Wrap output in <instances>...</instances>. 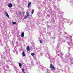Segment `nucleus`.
<instances>
[{"label": "nucleus", "instance_id": "obj_1", "mask_svg": "<svg viewBox=\"0 0 73 73\" xmlns=\"http://www.w3.org/2000/svg\"><path fill=\"white\" fill-rule=\"evenodd\" d=\"M50 68L53 70H55V67H54V66L52 64H50Z\"/></svg>", "mask_w": 73, "mask_h": 73}, {"label": "nucleus", "instance_id": "obj_2", "mask_svg": "<svg viewBox=\"0 0 73 73\" xmlns=\"http://www.w3.org/2000/svg\"><path fill=\"white\" fill-rule=\"evenodd\" d=\"M5 14L6 15V16H7V17H8V18H9V16L8 14V13H7V11L6 12Z\"/></svg>", "mask_w": 73, "mask_h": 73}, {"label": "nucleus", "instance_id": "obj_3", "mask_svg": "<svg viewBox=\"0 0 73 73\" xmlns=\"http://www.w3.org/2000/svg\"><path fill=\"white\" fill-rule=\"evenodd\" d=\"M12 4L11 3H9L8 5V7L9 8H12Z\"/></svg>", "mask_w": 73, "mask_h": 73}, {"label": "nucleus", "instance_id": "obj_4", "mask_svg": "<svg viewBox=\"0 0 73 73\" xmlns=\"http://www.w3.org/2000/svg\"><path fill=\"white\" fill-rule=\"evenodd\" d=\"M26 49L27 51H28V52L29 51V50H30V48H29V46H28L27 47Z\"/></svg>", "mask_w": 73, "mask_h": 73}, {"label": "nucleus", "instance_id": "obj_5", "mask_svg": "<svg viewBox=\"0 0 73 73\" xmlns=\"http://www.w3.org/2000/svg\"><path fill=\"white\" fill-rule=\"evenodd\" d=\"M29 17V15L27 14H26L25 17V19H27V18H28Z\"/></svg>", "mask_w": 73, "mask_h": 73}, {"label": "nucleus", "instance_id": "obj_6", "mask_svg": "<svg viewBox=\"0 0 73 73\" xmlns=\"http://www.w3.org/2000/svg\"><path fill=\"white\" fill-rule=\"evenodd\" d=\"M31 2H29L28 3L27 7L29 8V7L30 6V5H31Z\"/></svg>", "mask_w": 73, "mask_h": 73}, {"label": "nucleus", "instance_id": "obj_7", "mask_svg": "<svg viewBox=\"0 0 73 73\" xmlns=\"http://www.w3.org/2000/svg\"><path fill=\"white\" fill-rule=\"evenodd\" d=\"M21 36L22 37H23L24 36V33H22L21 34Z\"/></svg>", "mask_w": 73, "mask_h": 73}, {"label": "nucleus", "instance_id": "obj_8", "mask_svg": "<svg viewBox=\"0 0 73 73\" xmlns=\"http://www.w3.org/2000/svg\"><path fill=\"white\" fill-rule=\"evenodd\" d=\"M22 55L23 56H25V52L23 51L22 53Z\"/></svg>", "mask_w": 73, "mask_h": 73}, {"label": "nucleus", "instance_id": "obj_9", "mask_svg": "<svg viewBox=\"0 0 73 73\" xmlns=\"http://www.w3.org/2000/svg\"><path fill=\"white\" fill-rule=\"evenodd\" d=\"M19 67H21L22 66V65L21 64V63H19Z\"/></svg>", "mask_w": 73, "mask_h": 73}, {"label": "nucleus", "instance_id": "obj_10", "mask_svg": "<svg viewBox=\"0 0 73 73\" xmlns=\"http://www.w3.org/2000/svg\"><path fill=\"white\" fill-rule=\"evenodd\" d=\"M34 13V10H33L31 11V14H32V15H33V14Z\"/></svg>", "mask_w": 73, "mask_h": 73}, {"label": "nucleus", "instance_id": "obj_11", "mask_svg": "<svg viewBox=\"0 0 73 73\" xmlns=\"http://www.w3.org/2000/svg\"><path fill=\"white\" fill-rule=\"evenodd\" d=\"M22 70L23 72V73H25V72H24L25 70H24V69H23L22 68Z\"/></svg>", "mask_w": 73, "mask_h": 73}, {"label": "nucleus", "instance_id": "obj_12", "mask_svg": "<svg viewBox=\"0 0 73 73\" xmlns=\"http://www.w3.org/2000/svg\"><path fill=\"white\" fill-rule=\"evenodd\" d=\"M31 56H34V55H35V53H32L31 54Z\"/></svg>", "mask_w": 73, "mask_h": 73}, {"label": "nucleus", "instance_id": "obj_13", "mask_svg": "<svg viewBox=\"0 0 73 73\" xmlns=\"http://www.w3.org/2000/svg\"><path fill=\"white\" fill-rule=\"evenodd\" d=\"M12 23H13V24H15V25L16 24V22H13Z\"/></svg>", "mask_w": 73, "mask_h": 73}, {"label": "nucleus", "instance_id": "obj_14", "mask_svg": "<svg viewBox=\"0 0 73 73\" xmlns=\"http://www.w3.org/2000/svg\"><path fill=\"white\" fill-rule=\"evenodd\" d=\"M39 41H40V43H43V42L42 41V40H40Z\"/></svg>", "mask_w": 73, "mask_h": 73}, {"label": "nucleus", "instance_id": "obj_15", "mask_svg": "<svg viewBox=\"0 0 73 73\" xmlns=\"http://www.w3.org/2000/svg\"><path fill=\"white\" fill-rule=\"evenodd\" d=\"M27 15H29V12H27Z\"/></svg>", "mask_w": 73, "mask_h": 73}, {"label": "nucleus", "instance_id": "obj_16", "mask_svg": "<svg viewBox=\"0 0 73 73\" xmlns=\"http://www.w3.org/2000/svg\"><path fill=\"white\" fill-rule=\"evenodd\" d=\"M21 14H22L21 13V12L19 13V15H21Z\"/></svg>", "mask_w": 73, "mask_h": 73}, {"label": "nucleus", "instance_id": "obj_17", "mask_svg": "<svg viewBox=\"0 0 73 73\" xmlns=\"http://www.w3.org/2000/svg\"><path fill=\"white\" fill-rule=\"evenodd\" d=\"M22 13H23V14H24V13H25V12H22Z\"/></svg>", "mask_w": 73, "mask_h": 73}]
</instances>
